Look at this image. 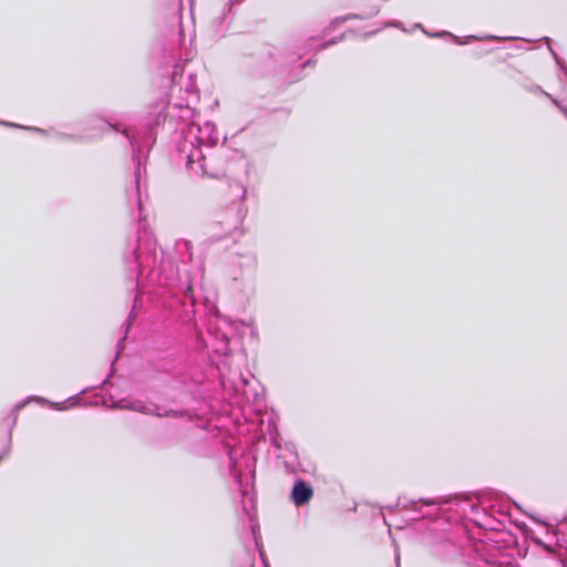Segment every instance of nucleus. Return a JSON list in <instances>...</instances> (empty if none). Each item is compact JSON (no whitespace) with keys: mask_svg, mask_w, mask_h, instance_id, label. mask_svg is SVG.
<instances>
[{"mask_svg":"<svg viewBox=\"0 0 567 567\" xmlns=\"http://www.w3.org/2000/svg\"><path fill=\"white\" fill-rule=\"evenodd\" d=\"M378 31H379V29H378V30L370 31V32H367V33H364V34H363V38H364V39L370 38V37L374 35V34H377V33H378Z\"/></svg>","mask_w":567,"mask_h":567,"instance_id":"72a5a7b5","label":"nucleus"},{"mask_svg":"<svg viewBox=\"0 0 567 567\" xmlns=\"http://www.w3.org/2000/svg\"><path fill=\"white\" fill-rule=\"evenodd\" d=\"M301 58L300 54H296L291 58H280V54L277 49L275 48H265L262 52L260 53V59L262 60L265 66L267 69H274L278 64H288L296 62Z\"/></svg>","mask_w":567,"mask_h":567,"instance_id":"ddd939ff","label":"nucleus"},{"mask_svg":"<svg viewBox=\"0 0 567 567\" xmlns=\"http://www.w3.org/2000/svg\"><path fill=\"white\" fill-rule=\"evenodd\" d=\"M192 141L198 147L203 150H212L217 147L219 135L215 124L205 122L203 126L196 123L188 125L185 136H182L179 141Z\"/></svg>","mask_w":567,"mask_h":567,"instance_id":"0eeeda50","label":"nucleus"},{"mask_svg":"<svg viewBox=\"0 0 567 567\" xmlns=\"http://www.w3.org/2000/svg\"><path fill=\"white\" fill-rule=\"evenodd\" d=\"M59 136H60L61 138H68V140H73V141H78V140H80V137H78V136H73V135H69V134H59Z\"/></svg>","mask_w":567,"mask_h":567,"instance_id":"2f4dec72","label":"nucleus"},{"mask_svg":"<svg viewBox=\"0 0 567 567\" xmlns=\"http://www.w3.org/2000/svg\"><path fill=\"white\" fill-rule=\"evenodd\" d=\"M121 408L142 413L144 415H152L158 419L166 416H182L188 415L189 411L186 409H162L157 403H144L142 401H133Z\"/></svg>","mask_w":567,"mask_h":567,"instance_id":"1a4fd4ad","label":"nucleus"},{"mask_svg":"<svg viewBox=\"0 0 567 567\" xmlns=\"http://www.w3.org/2000/svg\"><path fill=\"white\" fill-rule=\"evenodd\" d=\"M525 89L533 93V94H542L546 97L549 99V96H553L551 94H549L548 92L544 91L539 85L537 84H532V85H526Z\"/></svg>","mask_w":567,"mask_h":567,"instance_id":"393cba45","label":"nucleus"},{"mask_svg":"<svg viewBox=\"0 0 567 567\" xmlns=\"http://www.w3.org/2000/svg\"><path fill=\"white\" fill-rule=\"evenodd\" d=\"M287 451L290 452V454L293 456L295 461L298 460L297 449L292 443H289L286 445Z\"/></svg>","mask_w":567,"mask_h":567,"instance_id":"c756f323","label":"nucleus"},{"mask_svg":"<svg viewBox=\"0 0 567 567\" xmlns=\"http://www.w3.org/2000/svg\"><path fill=\"white\" fill-rule=\"evenodd\" d=\"M348 33H352L354 34L355 31L352 30V29H349L347 30L346 32H343L342 34L338 35V37H334V38H331L327 41H323L319 44V50L322 51V50H326L334 44H338L339 42L343 41L347 37Z\"/></svg>","mask_w":567,"mask_h":567,"instance_id":"412c9836","label":"nucleus"},{"mask_svg":"<svg viewBox=\"0 0 567 567\" xmlns=\"http://www.w3.org/2000/svg\"><path fill=\"white\" fill-rule=\"evenodd\" d=\"M549 100L551 101V103L566 116L567 118V106H565L564 104H561L560 101H558L556 97L554 96H549Z\"/></svg>","mask_w":567,"mask_h":567,"instance_id":"bb28decb","label":"nucleus"},{"mask_svg":"<svg viewBox=\"0 0 567 567\" xmlns=\"http://www.w3.org/2000/svg\"><path fill=\"white\" fill-rule=\"evenodd\" d=\"M183 78V66L179 64H175L172 71L171 81L172 84L175 85L178 83L179 80Z\"/></svg>","mask_w":567,"mask_h":567,"instance_id":"b1692460","label":"nucleus"},{"mask_svg":"<svg viewBox=\"0 0 567 567\" xmlns=\"http://www.w3.org/2000/svg\"><path fill=\"white\" fill-rule=\"evenodd\" d=\"M260 557H261V559H262L264 566H265V567H270L269 563H268V561H267V559L265 558L264 553H260Z\"/></svg>","mask_w":567,"mask_h":567,"instance_id":"f704fd0d","label":"nucleus"},{"mask_svg":"<svg viewBox=\"0 0 567 567\" xmlns=\"http://www.w3.org/2000/svg\"><path fill=\"white\" fill-rule=\"evenodd\" d=\"M395 565L396 567H400V555L398 551L395 553Z\"/></svg>","mask_w":567,"mask_h":567,"instance_id":"e433bc0d","label":"nucleus"},{"mask_svg":"<svg viewBox=\"0 0 567 567\" xmlns=\"http://www.w3.org/2000/svg\"><path fill=\"white\" fill-rule=\"evenodd\" d=\"M237 186H238V187L240 188V190H241L240 199H241V202H243V200H245V198H246V194H247L246 187H244L241 184H238Z\"/></svg>","mask_w":567,"mask_h":567,"instance_id":"7c9ffc66","label":"nucleus"},{"mask_svg":"<svg viewBox=\"0 0 567 567\" xmlns=\"http://www.w3.org/2000/svg\"><path fill=\"white\" fill-rule=\"evenodd\" d=\"M380 11V7L377 4L370 6L368 10L362 13H348L346 16L337 17L332 19L329 25L324 29V32H328L336 28L339 23L347 22L349 20H368L377 16Z\"/></svg>","mask_w":567,"mask_h":567,"instance_id":"4468645a","label":"nucleus"},{"mask_svg":"<svg viewBox=\"0 0 567 567\" xmlns=\"http://www.w3.org/2000/svg\"><path fill=\"white\" fill-rule=\"evenodd\" d=\"M0 124L4 125V126H8V127H18V128L35 132V133L41 134V135H45L47 134V132L44 130L35 127V126H23V125H20V124H16V123H11V122H4V121H0Z\"/></svg>","mask_w":567,"mask_h":567,"instance_id":"5701e85b","label":"nucleus"},{"mask_svg":"<svg viewBox=\"0 0 567 567\" xmlns=\"http://www.w3.org/2000/svg\"><path fill=\"white\" fill-rule=\"evenodd\" d=\"M69 401H73V404H75L80 401V399L78 398V395H73L69 398Z\"/></svg>","mask_w":567,"mask_h":567,"instance_id":"c9c22d12","label":"nucleus"},{"mask_svg":"<svg viewBox=\"0 0 567 567\" xmlns=\"http://www.w3.org/2000/svg\"><path fill=\"white\" fill-rule=\"evenodd\" d=\"M239 380L244 385L248 383L247 380L241 374L239 375Z\"/></svg>","mask_w":567,"mask_h":567,"instance_id":"4c0bfd02","label":"nucleus"},{"mask_svg":"<svg viewBox=\"0 0 567 567\" xmlns=\"http://www.w3.org/2000/svg\"><path fill=\"white\" fill-rule=\"evenodd\" d=\"M427 35L432 37V38H441V37H450L453 39V41L456 43V44H460V45H464L466 43H468L471 40H503V38H499L497 35H492V34H488V35H485V37H476V35H467L465 37L464 39L449 32V31H440V32H435V33H427ZM517 38L516 37H506L504 38V40H516Z\"/></svg>","mask_w":567,"mask_h":567,"instance_id":"2eb2a0df","label":"nucleus"},{"mask_svg":"<svg viewBox=\"0 0 567 567\" xmlns=\"http://www.w3.org/2000/svg\"><path fill=\"white\" fill-rule=\"evenodd\" d=\"M535 522L545 527V536L547 540H544L542 537L535 535L534 530L527 529L525 535L526 537L535 544L537 547L544 549L548 555H553L556 550L566 548L565 540L559 537L558 528L553 527L550 524L543 522L538 518L532 517Z\"/></svg>","mask_w":567,"mask_h":567,"instance_id":"6e6552de","label":"nucleus"},{"mask_svg":"<svg viewBox=\"0 0 567 567\" xmlns=\"http://www.w3.org/2000/svg\"><path fill=\"white\" fill-rule=\"evenodd\" d=\"M313 487L303 478H297L290 491V501L296 507L308 505L313 497Z\"/></svg>","mask_w":567,"mask_h":567,"instance_id":"f8f14e48","label":"nucleus"},{"mask_svg":"<svg viewBox=\"0 0 567 567\" xmlns=\"http://www.w3.org/2000/svg\"><path fill=\"white\" fill-rule=\"evenodd\" d=\"M230 338L227 332L219 328L208 329V337L205 340L206 347L212 349L216 354L227 357L230 353Z\"/></svg>","mask_w":567,"mask_h":567,"instance_id":"9b49d317","label":"nucleus"},{"mask_svg":"<svg viewBox=\"0 0 567 567\" xmlns=\"http://www.w3.org/2000/svg\"><path fill=\"white\" fill-rule=\"evenodd\" d=\"M135 319V315H134V307L131 309V312L127 317V319L125 320L124 322V327H125V331H124V334L123 337L117 341V344H116V354H115V358L114 360L112 361L111 363V371L109 373V375L101 382L100 384V388H103L110 380V378L113 375L114 373V364H115V361L117 360L118 355L121 354V352L124 350V340L126 339V336L131 329V326H132V321Z\"/></svg>","mask_w":567,"mask_h":567,"instance_id":"dca6fc26","label":"nucleus"},{"mask_svg":"<svg viewBox=\"0 0 567 567\" xmlns=\"http://www.w3.org/2000/svg\"><path fill=\"white\" fill-rule=\"evenodd\" d=\"M284 465L287 473H297V468L293 462L285 461Z\"/></svg>","mask_w":567,"mask_h":567,"instance_id":"cd10ccee","label":"nucleus"},{"mask_svg":"<svg viewBox=\"0 0 567 567\" xmlns=\"http://www.w3.org/2000/svg\"><path fill=\"white\" fill-rule=\"evenodd\" d=\"M560 563H561L563 567H567V559L566 558H560Z\"/></svg>","mask_w":567,"mask_h":567,"instance_id":"58836bf2","label":"nucleus"},{"mask_svg":"<svg viewBox=\"0 0 567 567\" xmlns=\"http://www.w3.org/2000/svg\"><path fill=\"white\" fill-rule=\"evenodd\" d=\"M317 62V60L315 58H311L309 60H307L305 63H303V68H307V66H310V65H315Z\"/></svg>","mask_w":567,"mask_h":567,"instance_id":"473e14b6","label":"nucleus"},{"mask_svg":"<svg viewBox=\"0 0 567 567\" xmlns=\"http://www.w3.org/2000/svg\"><path fill=\"white\" fill-rule=\"evenodd\" d=\"M241 204L230 206L220 218H216L207 225L206 235L208 240L218 241L229 236L243 223L245 213Z\"/></svg>","mask_w":567,"mask_h":567,"instance_id":"39448f33","label":"nucleus"},{"mask_svg":"<svg viewBox=\"0 0 567 567\" xmlns=\"http://www.w3.org/2000/svg\"><path fill=\"white\" fill-rule=\"evenodd\" d=\"M446 498H419L410 499L406 496H399L394 505L386 508L392 512L402 509L406 514L408 520L434 519L439 516L442 504H449Z\"/></svg>","mask_w":567,"mask_h":567,"instance_id":"20e7f679","label":"nucleus"},{"mask_svg":"<svg viewBox=\"0 0 567 567\" xmlns=\"http://www.w3.org/2000/svg\"><path fill=\"white\" fill-rule=\"evenodd\" d=\"M244 0H228L225 4V8L221 14L217 18L218 22L221 24L225 20H227L228 14L231 12L233 7L241 3Z\"/></svg>","mask_w":567,"mask_h":567,"instance_id":"4be33fe9","label":"nucleus"},{"mask_svg":"<svg viewBox=\"0 0 567 567\" xmlns=\"http://www.w3.org/2000/svg\"><path fill=\"white\" fill-rule=\"evenodd\" d=\"M184 91L187 95L186 100L188 103H196L199 101V90L196 85L194 74H188L186 83L184 85Z\"/></svg>","mask_w":567,"mask_h":567,"instance_id":"6ab92c4d","label":"nucleus"},{"mask_svg":"<svg viewBox=\"0 0 567 567\" xmlns=\"http://www.w3.org/2000/svg\"><path fill=\"white\" fill-rule=\"evenodd\" d=\"M457 513H462L467 519L472 520L477 527L489 530H499L503 526L502 520L494 517L478 502L464 498L456 503Z\"/></svg>","mask_w":567,"mask_h":567,"instance_id":"423d86ee","label":"nucleus"},{"mask_svg":"<svg viewBox=\"0 0 567 567\" xmlns=\"http://www.w3.org/2000/svg\"><path fill=\"white\" fill-rule=\"evenodd\" d=\"M169 38L172 43H182L184 40V31L182 27V16L179 12H174L169 22Z\"/></svg>","mask_w":567,"mask_h":567,"instance_id":"f3484780","label":"nucleus"},{"mask_svg":"<svg viewBox=\"0 0 567 567\" xmlns=\"http://www.w3.org/2000/svg\"><path fill=\"white\" fill-rule=\"evenodd\" d=\"M168 100L163 96L156 100L150 107L148 114L145 118V130L143 132H133L126 126H122L121 123H113L105 118L103 121L114 132L121 133L128 142L132 151V159L135 164L134 178L137 192V206L142 209V202L140 198V183L142 175V162L146 161L151 148L156 143V135L158 127L163 126L165 122L173 115L168 112L169 110Z\"/></svg>","mask_w":567,"mask_h":567,"instance_id":"f03ea898","label":"nucleus"},{"mask_svg":"<svg viewBox=\"0 0 567 567\" xmlns=\"http://www.w3.org/2000/svg\"><path fill=\"white\" fill-rule=\"evenodd\" d=\"M553 58L555 59L556 63L558 64L559 69L564 72V74L566 75L567 78V64H565V62H563L560 60V58L558 56V54L553 50L551 47H548Z\"/></svg>","mask_w":567,"mask_h":567,"instance_id":"a878e982","label":"nucleus"},{"mask_svg":"<svg viewBox=\"0 0 567 567\" xmlns=\"http://www.w3.org/2000/svg\"><path fill=\"white\" fill-rule=\"evenodd\" d=\"M192 103H188L186 101V104H181V103H176L173 105V109L174 110H178V117L179 120L185 124L186 128H188V125H190L192 123H194L192 120L195 115V109L190 106ZM185 132H187V130H183L182 131V134L183 136H185Z\"/></svg>","mask_w":567,"mask_h":567,"instance_id":"a211bd4d","label":"nucleus"},{"mask_svg":"<svg viewBox=\"0 0 567 567\" xmlns=\"http://www.w3.org/2000/svg\"><path fill=\"white\" fill-rule=\"evenodd\" d=\"M176 151L178 161L195 176L220 179L226 175L228 150L224 144L204 151L192 141H177Z\"/></svg>","mask_w":567,"mask_h":567,"instance_id":"7ed1b4c3","label":"nucleus"},{"mask_svg":"<svg viewBox=\"0 0 567 567\" xmlns=\"http://www.w3.org/2000/svg\"><path fill=\"white\" fill-rule=\"evenodd\" d=\"M125 271L135 289L138 288L143 271L148 269V279L158 289H165L182 307L185 319L195 313L196 298L187 271H181L169 259H165L161 250L158 260L157 243L146 229H138L126 238L123 248Z\"/></svg>","mask_w":567,"mask_h":567,"instance_id":"f257e3e1","label":"nucleus"},{"mask_svg":"<svg viewBox=\"0 0 567 567\" xmlns=\"http://www.w3.org/2000/svg\"><path fill=\"white\" fill-rule=\"evenodd\" d=\"M239 261L238 266L241 269H254L257 265V257L255 252L248 251L241 255H238Z\"/></svg>","mask_w":567,"mask_h":567,"instance_id":"aec40b11","label":"nucleus"},{"mask_svg":"<svg viewBox=\"0 0 567 567\" xmlns=\"http://www.w3.org/2000/svg\"><path fill=\"white\" fill-rule=\"evenodd\" d=\"M193 400V395L190 392L186 391L184 386H179L175 390L174 393L168 394L166 396V402L172 404V406H161L162 409H186L189 411V414L182 415L181 417L187 419L188 421H194L198 419V414L194 408L189 406V401Z\"/></svg>","mask_w":567,"mask_h":567,"instance_id":"9d476101","label":"nucleus"},{"mask_svg":"<svg viewBox=\"0 0 567 567\" xmlns=\"http://www.w3.org/2000/svg\"><path fill=\"white\" fill-rule=\"evenodd\" d=\"M390 27L403 29L402 23L398 20H392V21L385 22L383 24V28H390Z\"/></svg>","mask_w":567,"mask_h":567,"instance_id":"c85d7f7f","label":"nucleus"}]
</instances>
